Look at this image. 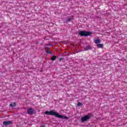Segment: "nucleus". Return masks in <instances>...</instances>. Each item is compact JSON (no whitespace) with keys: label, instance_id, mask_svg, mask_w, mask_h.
Masks as SVG:
<instances>
[{"label":"nucleus","instance_id":"1","mask_svg":"<svg viewBox=\"0 0 127 127\" xmlns=\"http://www.w3.org/2000/svg\"><path fill=\"white\" fill-rule=\"evenodd\" d=\"M45 114V115H47L48 116H54L55 117H56V118H59L60 119H63L64 120H68V119H69V118L67 117L66 116H63L62 115H59L58 113L55 112L54 110L46 111Z\"/></svg>","mask_w":127,"mask_h":127},{"label":"nucleus","instance_id":"2","mask_svg":"<svg viewBox=\"0 0 127 127\" xmlns=\"http://www.w3.org/2000/svg\"><path fill=\"white\" fill-rule=\"evenodd\" d=\"M91 117H92L91 114H89L87 115L82 117L81 119V122H82V123H84V122H87V121H89V120L91 119Z\"/></svg>","mask_w":127,"mask_h":127},{"label":"nucleus","instance_id":"3","mask_svg":"<svg viewBox=\"0 0 127 127\" xmlns=\"http://www.w3.org/2000/svg\"><path fill=\"white\" fill-rule=\"evenodd\" d=\"M79 35L81 36H89L92 34L91 32H86V31H80L79 32Z\"/></svg>","mask_w":127,"mask_h":127},{"label":"nucleus","instance_id":"4","mask_svg":"<svg viewBox=\"0 0 127 127\" xmlns=\"http://www.w3.org/2000/svg\"><path fill=\"white\" fill-rule=\"evenodd\" d=\"M33 112H34V110L31 108L29 109L27 111L28 114H29V115H32V114H33Z\"/></svg>","mask_w":127,"mask_h":127},{"label":"nucleus","instance_id":"5","mask_svg":"<svg viewBox=\"0 0 127 127\" xmlns=\"http://www.w3.org/2000/svg\"><path fill=\"white\" fill-rule=\"evenodd\" d=\"M10 124H12L11 121H5L3 123V125L4 126H7L8 125H10Z\"/></svg>","mask_w":127,"mask_h":127},{"label":"nucleus","instance_id":"6","mask_svg":"<svg viewBox=\"0 0 127 127\" xmlns=\"http://www.w3.org/2000/svg\"><path fill=\"white\" fill-rule=\"evenodd\" d=\"M94 41L95 44H99V43H101V40L99 39H95Z\"/></svg>","mask_w":127,"mask_h":127},{"label":"nucleus","instance_id":"7","mask_svg":"<svg viewBox=\"0 0 127 127\" xmlns=\"http://www.w3.org/2000/svg\"><path fill=\"white\" fill-rule=\"evenodd\" d=\"M96 46H97L98 48H103V47H104L103 44H97Z\"/></svg>","mask_w":127,"mask_h":127},{"label":"nucleus","instance_id":"8","mask_svg":"<svg viewBox=\"0 0 127 127\" xmlns=\"http://www.w3.org/2000/svg\"><path fill=\"white\" fill-rule=\"evenodd\" d=\"M16 106V104L15 103V102H14L13 104H10V107H15Z\"/></svg>","mask_w":127,"mask_h":127},{"label":"nucleus","instance_id":"9","mask_svg":"<svg viewBox=\"0 0 127 127\" xmlns=\"http://www.w3.org/2000/svg\"><path fill=\"white\" fill-rule=\"evenodd\" d=\"M90 49H91V47L90 46H88L85 48V51L90 50Z\"/></svg>","mask_w":127,"mask_h":127},{"label":"nucleus","instance_id":"10","mask_svg":"<svg viewBox=\"0 0 127 127\" xmlns=\"http://www.w3.org/2000/svg\"><path fill=\"white\" fill-rule=\"evenodd\" d=\"M56 56H54V57H53L52 58V61H54L55 60H56Z\"/></svg>","mask_w":127,"mask_h":127},{"label":"nucleus","instance_id":"11","mask_svg":"<svg viewBox=\"0 0 127 127\" xmlns=\"http://www.w3.org/2000/svg\"><path fill=\"white\" fill-rule=\"evenodd\" d=\"M47 53H48L49 54H51V52L50 51V50H48V51H47Z\"/></svg>","mask_w":127,"mask_h":127},{"label":"nucleus","instance_id":"12","mask_svg":"<svg viewBox=\"0 0 127 127\" xmlns=\"http://www.w3.org/2000/svg\"><path fill=\"white\" fill-rule=\"evenodd\" d=\"M82 103H80V102H78V104H77V106L79 107L80 106H82Z\"/></svg>","mask_w":127,"mask_h":127},{"label":"nucleus","instance_id":"13","mask_svg":"<svg viewBox=\"0 0 127 127\" xmlns=\"http://www.w3.org/2000/svg\"><path fill=\"white\" fill-rule=\"evenodd\" d=\"M62 60H64V59L63 58H61L60 59V61H62Z\"/></svg>","mask_w":127,"mask_h":127},{"label":"nucleus","instance_id":"14","mask_svg":"<svg viewBox=\"0 0 127 127\" xmlns=\"http://www.w3.org/2000/svg\"><path fill=\"white\" fill-rule=\"evenodd\" d=\"M67 21H71V19H67Z\"/></svg>","mask_w":127,"mask_h":127}]
</instances>
